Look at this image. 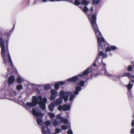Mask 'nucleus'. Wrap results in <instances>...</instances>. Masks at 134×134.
Instances as JSON below:
<instances>
[{"instance_id": "1", "label": "nucleus", "mask_w": 134, "mask_h": 134, "mask_svg": "<svg viewBox=\"0 0 134 134\" xmlns=\"http://www.w3.org/2000/svg\"><path fill=\"white\" fill-rule=\"evenodd\" d=\"M86 15L97 37L99 49H102L105 47L107 44L104 38L102 37L97 24V15L93 14L92 16L90 14H86Z\"/></svg>"}, {"instance_id": "2", "label": "nucleus", "mask_w": 134, "mask_h": 134, "mask_svg": "<svg viewBox=\"0 0 134 134\" xmlns=\"http://www.w3.org/2000/svg\"><path fill=\"white\" fill-rule=\"evenodd\" d=\"M4 39L6 44V48L7 49L6 51V54L5 53V58H7V64L8 63L9 64V66L7 68V70L8 72H9L10 70L11 71L13 69L14 66L8 50V43L9 39V36H7L6 39H5V37Z\"/></svg>"}, {"instance_id": "3", "label": "nucleus", "mask_w": 134, "mask_h": 134, "mask_svg": "<svg viewBox=\"0 0 134 134\" xmlns=\"http://www.w3.org/2000/svg\"><path fill=\"white\" fill-rule=\"evenodd\" d=\"M7 34V33L3 34L2 31H0V46L1 49V53L3 63L5 65L7 64V61L5 57V41L3 40V37L4 35H6Z\"/></svg>"}, {"instance_id": "4", "label": "nucleus", "mask_w": 134, "mask_h": 134, "mask_svg": "<svg viewBox=\"0 0 134 134\" xmlns=\"http://www.w3.org/2000/svg\"><path fill=\"white\" fill-rule=\"evenodd\" d=\"M38 104H39L40 107L42 110H45V104L41 101H39L36 96H33L32 101L31 102H29L26 104L27 106L30 107H34L36 106Z\"/></svg>"}, {"instance_id": "5", "label": "nucleus", "mask_w": 134, "mask_h": 134, "mask_svg": "<svg viewBox=\"0 0 134 134\" xmlns=\"http://www.w3.org/2000/svg\"><path fill=\"white\" fill-rule=\"evenodd\" d=\"M91 67V66L88 67L82 73H80L77 76H75L71 78H69L67 80V81L70 82H76L79 79V77H82L83 76L87 75L89 73L91 72L92 69Z\"/></svg>"}, {"instance_id": "6", "label": "nucleus", "mask_w": 134, "mask_h": 134, "mask_svg": "<svg viewBox=\"0 0 134 134\" xmlns=\"http://www.w3.org/2000/svg\"><path fill=\"white\" fill-rule=\"evenodd\" d=\"M60 122L63 123L65 124H68V126H70V123L68 122L66 119H64V118H57L56 119H52L51 120V123L55 126L58 125Z\"/></svg>"}, {"instance_id": "7", "label": "nucleus", "mask_w": 134, "mask_h": 134, "mask_svg": "<svg viewBox=\"0 0 134 134\" xmlns=\"http://www.w3.org/2000/svg\"><path fill=\"white\" fill-rule=\"evenodd\" d=\"M15 80V77L13 75H10L9 77L8 81V83L9 85L12 84Z\"/></svg>"}, {"instance_id": "8", "label": "nucleus", "mask_w": 134, "mask_h": 134, "mask_svg": "<svg viewBox=\"0 0 134 134\" xmlns=\"http://www.w3.org/2000/svg\"><path fill=\"white\" fill-rule=\"evenodd\" d=\"M32 113L33 115L37 117L40 116V117H42L43 114L41 112H38L36 111L34 108H33L32 111Z\"/></svg>"}, {"instance_id": "9", "label": "nucleus", "mask_w": 134, "mask_h": 134, "mask_svg": "<svg viewBox=\"0 0 134 134\" xmlns=\"http://www.w3.org/2000/svg\"><path fill=\"white\" fill-rule=\"evenodd\" d=\"M32 113L33 115L37 117L40 116V117H42L43 114L41 112H38L36 111L34 108H33L32 111Z\"/></svg>"}, {"instance_id": "10", "label": "nucleus", "mask_w": 134, "mask_h": 134, "mask_svg": "<svg viewBox=\"0 0 134 134\" xmlns=\"http://www.w3.org/2000/svg\"><path fill=\"white\" fill-rule=\"evenodd\" d=\"M57 91L54 89H52L51 90V100H53L57 96Z\"/></svg>"}, {"instance_id": "11", "label": "nucleus", "mask_w": 134, "mask_h": 134, "mask_svg": "<svg viewBox=\"0 0 134 134\" xmlns=\"http://www.w3.org/2000/svg\"><path fill=\"white\" fill-rule=\"evenodd\" d=\"M42 132L43 134H50V132L49 131V130L47 127L44 126L41 127Z\"/></svg>"}, {"instance_id": "12", "label": "nucleus", "mask_w": 134, "mask_h": 134, "mask_svg": "<svg viewBox=\"0 0 134 134\" xmlns=\"http://www.w3.org/2000/svg\"><path fill=\"white\" fill-rule=\"evenodd\" d=\"M36 121L38 125L41 126L42 127L43 125L44 124V122L41 119V118H37Z\"/></svg>"}, {"instance_id": "13", "label": "nucleus", "mask_w": 134, "mask_h": 134, "mask_svg": "<svg viewBox=\"0 0 134 134\" xmlns=\"http://www.w3.org/2000/svg\"><path fill=\"white\" fill-rule=\"evenodd\" d=\"M63 106V110L64 111H68L70 109L71 107L70 105H67L66 104H64Z\"/></svg>"}, {"instance_id": "14", "label": "nucleus", "mask_w": 134, "mask_h": 134, "mask_svg": "<svg viewBox=\"0 0 134 134\" xmlns=\"http://www.w3.org/2000/svg\"><path fill=\"white\" fill-rule=\"evenodd\" d=\"M72 94V93L71 92H68L67 91L66 92V94L67 95V96H64L62 98L64 100V101L66 102L67 101L68 99V96L70 95L71 94Z\"/></svg>"}, {"instance_id": "15", "label": "nucleus", "mask_w": 134, "mask_h": 134, "mask_svg": "<svg viewBox=\"0 0 134 134\" xmlns=\"http://www.w3.org/2000/svg\"><path fill=\"white\" fill-rule=\"evenodd\" d=\"M62 102V99L61 98H58L57 99L55 102V104L57 105L60 104Z\"/></svg>"}, {"instance_id": "16", "label": "nucleus", "mask_w": 134, "mask_h": 134, "mask_svg": "<svg viewBox=\"0 0 134 134\" xmlns=\"http://www.w3.org/2000/svg\"><path fill=\"white\" fill-rule=\"evenodd\" d=\"M101 63H102L103 65V68L105 70V71L104 72V74L105 75H107L108 76H110V74L107 73V72H106V69L105 68L106 65V64L104 63H103V59H102V61L101 62Z\"/></svg>"}, {"instance_id": "17", "label": "nucleus", "mask_w": 134, "mask_h": 134, "mask_svg": "<svg viewBox=\"0 0 134 134\" xmlns=\"http://www.w3.org/2000/svg\"><path fill=\"white\" fill-rule=\"evenodd\" d=\"M81 90V88L80 86H77L75 90L74 91V94L75 95H77L79 93V92Z\"/></svg>"}, {"instance_id": "18", "label": "nucleus", "mask_w": 134, "mask_h": 134, "mask_svg": "<svg viewBox=\"0 0 134 134\" xmlns=\"http://www.w3.org/2000/svg\"><path fill=\"white\" fill-rule=\"evenodd\" d=\"M133 82H130L128 84L127 86V88L128 90L130 92V90L132 87H133Z\"/></svg>"}, {"instance_id": "19", "label": "nucleus", "mask_w": 134, "mask_h": 134, "mask_svg": "<svg viewBox=\"0 0 134 134\" xmlns=\"http://www.w3.org/2000/svg\"><path fill=\"white\" fill-rule=\"evenodd\" d=\"M54 104L51 103L48 106V108L49 110L51 111H52L54 109Z\"/></svg>"}, {"instance_id": "20", "label": "nucleus", "mask_w": 134, "mask_h": 134, "mask_svg": "<svg viewBox=\"0 0 134 134\" xmlns=\"http://www.w3.org/2000/svg\"><path fill=\"white\" fill-rule=\"evenodd\" d=\"M88 8L86 6H85L83 8V12H86V13H85L86 15V16H87L86 15V14H90L91 15V16H92V15L93 14H92L91 13H87V12L88 11Z\"/></svg>"}, {"instance_id": "21", "label": "nucleus", "mask_w": 134, "mask_h": 134, "mask_svg": "<svg viewBox=\"0 0 134 134\" xmlns=\"http://www.w3.org/2000/svg\"><path fill=\"white\" fill-rule=\"evenodd\" d=\"M59 95L60 97L62 98L65 96V91L63 90L61 91L59 93Z\"/></svg>"}, {"instance_id": "22", "label": "nucleus", "mask_w": 134, "mask_h": 134, "mask_svg": "<svg viewBox=\"0 0 134 134\" xmlns=\"http://www.w3.org/2000/svg\"><path fill=\"white\" fill-rule=\"evenodd\" d=\"M89 3V2L87 1V0H82L81 2V4L85 6L88 5Z\"/></svg>"}, {"instance_id": "23", "label": "nucleus", "mask_w": 134, "mask_h": 134, "mask_svg": "<svg viewBox=\"0 0 134 134\" xmlns=\"http://www.w3.org/2000/svg\"><path fill=\"white\" fill-rule=\"evenodd\" d=\"M86 81H84L83 80L79 82V85L81 86L82 87L85 85Z\"/></svg>"}, {"instance_id": "24", "label": "nucleus", "mask_w": 134, "mask_h": 134, "mask_svg": "<svg viewBox=\"0 0 134 134\" xmlns=\"http://www.w3.org/2000/svg\"><path fill=\"white\" fill-rule=\"evenodd\" d=\"M74 2L73 3V2L72 3H73L75 5H78L81 4V2L78 1V0H74Z\"/></svg>"}, {"instance_id": "25", "label": "nucleus", "mask_w": 134, "mask_h": 134, "mask_svg": "<svg viewBox=\"0 0 134 134\" xmlns=\"http://www.w3.org/2000/svg\"><path fill=\"white\" fill-rule=\"evenodd\" d=\"M107 45H106L105 47H105H106L105 49V51L106 52L110 51H111V48L108 47V45L107 43Z\"/></svg>"}, {"instance_id": "26", "label": "nucleus", "mask_w": 134, "mask_h": 134, "mask_svg": "<svg viewBox=\"0 0 134 134\" xmlns=\"http://www.w3.org/2000/svg\"><path fill=\"white\" fill-rule=\"evenodd\" d=\"M60 85L58 82H56L54 85V87L55 90H58L59 89Z\"/></svg>"}, {"instance_id": "27", "label": "nucleus", "mask_w": 134, "mask_h": 134, "mask_svg": "<svg viewBox=\"0 0 134 134\" xmlns=\"http://www.w3.org/2000/svg\"><path fill=\"white\" fill-rule=\"evenodd\" d=\"M129 79L130 80V82L133 83L134 82V75H131Z\"/></svg>"}, {"instance_id": "28", "label": "nucleus", "mask_w": 134, "mask_h": 134, "mask_svg": "<svg viewBox=\"0 0 134 134\" xmlns=\"http://www.w3.org/2000/svg\"><path fill=\"white\" fill-rule=\"evenodd\" d=\"M100 0H92V2L94 5H97L99 3Z\"/></svg>"}, {"instance_id": "29", "label": "nucleus", "mask_w": 134, "mask_h": 134, "mask_svg": "<svg viewBox=\"0 0 134 134\" xmlns=\"http://www.w3.org/2000/svg\"><path fill=\"white\" fill-rule=\"evenodd\" d=\"M43 88L45 90H47L50 88V86L49 85H46Z\"/></svg>"}, {"instance_id": "30", "label": "nucleus", "mask_w": 134, "mask_h": 134, "mask_svg": "<svg viewBox=\"0 0 134 134\" xmlns=\"http://www.w3.org/2000/svg\"><path fill=\"white\" fill-rule=\"evenodd\" d=\"M23 88V86L22 85H18L16 86V88L17 90H21Z\"/></svg>"}, {"instance_id": "31", "label": "nucleus", "mask_w": 134, "mask_h": 134, "mask_svg": "<svg viewBox=\"0 0 134 134\" xmlns=\"http://www.w3.org/2000/svg\"><path fill=\"white\" fill-rule=\"evenodd\" d=\"M22 81V78L21 77H18L17 79V82L19 83H20Z\"/></svg>"}, {"instance_id": "32", "label": "nucleus", "mask_w": 134, "mask_h": 134, "mask_svg": "<svg viewBox=\"0 0 134 134\" xmlns=\"http://www.w3.org/2000/svg\"><path fill=\"white\" fill-rule=\"evenodd\" d=\"M69 98V100L70 101H73L74 98L75 96L74 95L71 94Z\"/></svg>"}, {"instance_id": "33", "label": "nucleus", "mask_w": 134, "mask_h": 134, "mask_svg": "<svg viewBox=\"0 0 134 134\" xmlns=\"http://www.w3.org/2000/svg\"><path fill=\"white\" fill-rule=\"evenodd\" d=\"M104 48L103 49H99H99H98V51H99V54H98V55H99L100 56H102V55L103 56L104 53H103V52L102 51L99 52V50H104Z\"/></svg>"}, {"instance_id": "34", "label": "nucleus", "mask_w": 134, "mask_h": 134, "mask_svg": "<svg viewBox=\"0 0 134 134\" xmlns=\"http://www.w3.org/2000/svg\"><path fill=\"white\" fill-rule=\"evenodd\" d=\"M127 69L129 71H131L133 70V68L131 66L129 65L127 68Z\"/></svg>"}, {"instance_id": "35", "label": "nucleus", "mask_w": 134, "mask_h": 134, "mask_svg": "<svg viewBox=\"0 0 134 134\" xmlns=\"http://www.w3.org/2000/svg\"><path fill=\"white\" fill-rule=\"evenodd\" d=\"M120 76H112V78L114 80H116L118 78H119Z\"/></svg>"}, {"instance_id": "36", "label": "nucleus", "mask_w": 134, "mask_h": 134, "mask_svg": "<svg viewBox=\"0 0 134 134\" xmlns=\"http://www.w3.org/2000/svg\"><path fill=\"white\" fill-rule=\"evenodd\" d=\"M124 76H126L129 78V79L130 77L131 76L130 74L129 73H126L124 74Z\"/></svg>"}, {"instance_id": "37", "label": "nucleus", "mask_w": 134, "mask_h": 134, "mask_svg": "<svg viewBox=\"0 0 134 134\" xmlns=\"http://www.w3.org/2000/svg\"><path fill=\"white\" fill-rule=\"evenodd\" d=\"M66 81H61L60 82H58L59 85H63L65 84L66 83Z\"/></svg>"}, {"instance_id": "38", "label": "nucleus", "mask_w": 134, "mask_h": 134, "mask_svg": "<svg viewBox=\"0 0 134 134\" xmlns=\"http://www.w3.org/2000/svg\"><path fill=\"white\" fill-rule=\"evenodd\" d=\"M48 114L49 115L50 117H55V115L53 113L49 112L48 113Z\"/></svg>"}, {"instance_id": "39", "label": "nucleus", "mask_w": 134, "mask_h": 134, "mask_svg": "<svg viewBox=\"0 0 134 134\" xmlns=\"http://www.w3.org/2000/svg\"><path fill=\"white\" fill-rule=\"evenodd\" d=\"M68 127L65 125H62L61 126L62 129L64 130H65L67 129Z\"/></svg>"}, {"instance_id": "40", "label": "nucleus", "mask_w": 134, "mask_h": 134, "mask_svg": "<svg viewBox=\"0 0 134 134\" xmlns=\"http://www.w3.org/2000/svg\"><path fill=\"white\" fill-rule=\"evenodd\" d=\"M97 62V61H96L95 60V61L94 62L93 64H92V65H91V66H90V67L91 66V68H92V69H91V71H92V66H96V62Z\"/></svg>"}, {"instance_id": "41", "label": "nucleus", "mask_w": 134, "mask_h": 134, "mask_svg": "<svg viewBox=\"0 0 134 134\" xmlns=\"http://www.w3.org/2000/svg\"><path fill=\"white\" fill-rule=\"evenodd\" d=\"M58 109L60 111H61L62 110H63V106L62 107L61 105L59 106L58 108Z\"/></svg>"}, {"instance_id": "42", "label": "nucleus", "mask_w": 134, "mask_h": 134, "mask_svg": "<svg viewBox=\"0 0 134 134\" xmlns=\"http://www.w3.org/2000/svg\"><path fill=\"white\" fill-rule=\"evenodd\" d=\"M61 131V130L59 128H57L55 129V132L56 133H60Z\"/></svg>"}, {"instance_id": "43", "label": "nucleus", "mask_w": 134, "mask_h": 134, "mask_svg": "<svg viewBox=\"0 0 134 134\" xmlns=\"http://www.w3.org/2000/svg\"><path fill=\"white\" fill-rule=\"evenodd\" d=\"M45 124L47 126H49L50 124V122L49 121H46L45 122Z\"/></svg>"}, {"instance_id": "44", "label": "nucleus", "mask_w": 134, "mask_h": 134, "mask_svg": "<svg viewBox=\"0 0 134 134\" xmlns=\"http://www.w3.org/2000/svg\"><path fill=\"white\" fill-rule=\"evenodd\" d=\"M111 49L112 50H115L117 48V47L116 46H112L110 47Z\"/></svg>"}, {"instance_id": "45", "label": "nucleus", "mask_w": 134, "mask_h": 134, "mask_svg": "<svg viewBox=\"0 0 134 134\" xmlns=\"http://www.w3.org/2000/svg\"><path fill=\"white\" fill-rule=\"evenodd\" d=\"M68 134H72L73 132L72 130H69L67 132Z\"/></svg>"}, {"instance_id": "46", "label": "nucleus", "mask_w": 134, "mask_h": 134, "mask_svg": "<svg viewBox=\"0 0 134 134\" xmlns=\"http://www.w3.org/2000/svg\"><path fill=\"white\" fill-rule=\"evenodd\" d=\"M107 55L106 53L103 54V55L102 56V58H105L107 57Z\"/></svg>"}, {"instance_id": "47", "label": "nucleus", "mask_w": 134, "mask_h": 134, "mask_svg": "<svg viewBox=\"0 0 134 134\" xmlns=\"http://www.w3.org/2000/svg\"><path fill=\"white\" fill-rule=\"evenodd\" d=\"M38 99L40 100H41L42 99V97L41 96H40L38 97Z\"/></svg>"}, {"instance_id": "48", "label": "nucleus", "mask_w": 134, "mask_h": 134, "mask_svg": "<svg viewBox=\"0 0 134 134\" xmlns=\"http://www.w3.org/2000/svg\"><path fill=\"white\" fill-rule=\"evenodd\" d=\"M43 101L44 103H46L47 101V99L46 98H44L43 100Z\"/></svg>"}, {"instance_id": "49", "label": "nucleus", "mask_w": 134, "mask_h": 134, "mask_svg": "<svg viewBox=\"0 0 134 134\" xmlns=\"http://www.w3.org/2000/svg\"><path fill=\"white\" fill-rule=\"evenodd\" d=\"M99 55H98V54L97 55V56L96 57V59L95 60L96 61H97L98 60V59L99 58Z\"/></svg>"}, {"instance_id": "50", "label": "nucleus", "mask_w": 134, "mask_h": 134, "mask_svg": "<svg viewBox=\"0 0 134 134\" xmlns=\"http://www.w3.org/2000/svg\"><path fill=\"white\" fill-rule=\"evenodd\" d=\"M99 75V74L98 73H96L93 74V76L94 77H97V76L98 75Z\"/></svg>"}, {"instance_id": "51", "label": "nucleus", "mask_w": 134, "mask_h": 134, "mask_svg": "<svg viewBox=\"0 0 134 134\" xmlns=\"http://www.w3.org/2000/svg\"><path fill=\"white\" fill-rule=\"evenodd\" d=\"M93 9L92 7H91L90 9V11L92 13H93Z\"/></svg>"}, {"instance_id": "52", "label": "nucleus", "mask_w": 134, "mask_h": 134, "mask_svg": "<svg viewBox=\"0 0 134 134\" xmlns=\"http://www.w3.org/2000/svg\"><path fill=\"white\" fill-rule=\"evenodd\" d=\"M134 132V129L133 128H132L131 129L130 133H133Z\"/></svg>"}, {"instance_id": "53", "label": "nucleus", "mask_w": 134, "mask_h": 134, "mask_svg": "<svg viewBox=\"0 0 134 134\" xmlns=\"http://www.w3.org/2000/svg\"><path fill=\"white\" fill-rule=\"evenodd\" d=\"M61 1V0H50L51 2H54V1Z\"/></svg>"}, {"instance_id": "54", "label": "nucleus", "mask_w": 134, "mask_h": 134, "mask_svg": "<svg viewBox=\"0 0 134 134\" xmlns=\"http://www.w3.org/2000/svg\"><path fill=\"white\" fill-rule=\"evenodd\" d=\"M131 125L132 126H134V120H133L132 121V122L131 123Z\"/></svg>"}, {"instance_id": "55", "label": "nucleus", "mask_w": 134, "mask_h": 134, "mask_svg": "<svg viewBox=\"0 0 134 134\" xmlns=\"http://www.w3.org/2000/svg\"><path fill=\"white\" fill-rule=\"evenodd\" d=\"M64 0H61V1H64ZM68 1L71 3H73V1L72 0H68Z\"/></svg>"}, {"instance_id": "56", "label": "nucleus", "mask_w": 134, "mask_h": 134, "mask_svg": "<svg viewBox=\"0 0 134 134\" xmlns=\"http://www.w3.org/2000/svg\"><path fill=\"white\" fill-rule=\"evenodd\" d=\"M15 27V24H14V25L13 26V27L12 28L11 30H13Z\"/></svg>"}, {"instance_id": "57", "label": "nucleus", "mask_w": 134, "mask_h": 134, "mask_svg": "<svg viewBox=\"0 0 134 134\" xmlns=\"http://www.w3.org/2000/svg\"><path fill=\"white\" fill-rule=\"evenodd\" d=\"M42 1L43 2H46L47 1V0H42Z\"/></svg>"}, {"instance_id": "58", "label": "nucleus", "mask_w": 134, "mask_h": 134, "mask_svg": "<svg viewBox=\"0 0 134 134\" xmlns=\"http://www.w3.org/2000/svg\"><path fill=\"white\" fill-rule=\"evenodd\" d=\"M56 117H61L60 116V115H58Z\"/></svg>"}, {"instance_id": "59", "label": "nucleus", "mask_w": 134, "mask_h": 134, "mask_svg": "<svg viewBox=\"0 0 134 134\" xmlns=\"http://www.w3.org/2000/svg\"><path fill=\"white\" fill-rule=\"evenodd\" d=\"M37 1H35L34 2V3H36Z\"/></svg>"}, {"instance_id": "60", "label": "nucleus", "mask_w": 134, "mask_h": 134, "mask_svg": "<svg viewBox=\"0 0 134 134\" xmlns=\"http://www.w3.org/2000/svg\"><path fill=\"white\" fill-rule=\"evenodd\" d=\"M133 117H134V112L133 113Z\"/></svg>"}, {"instance_id": "61", "label": "nucleus", "mask_w": 134, "mask_h": 134, "mask_svg": "<svg viewBox=\"0 0 134 134\" xmlns=\"http://www.w3.org/2000/svg\"><path fill=\"white\" fill-rule=\"evenodd\" d=\"M132 66L133 67H134V63L133 64Z\"/></svg>"}, {"instance_id": "62", "label": "nucleus", "mask_w": 134, "mask_h": 134, "mask_svg": "<svg viewBox=\"0 0 134 134\" xmlns=\"http://www.w3.org/2000/svg\"><path fill=\"white\" fill-rule=\"evenodd\" d=\"M110 56H111V53H110Z\"/></svg>"}, {"instance_id": "63", "label": "nucleus", "mask_w": 134, "mask_h": 134, "mask_svg": "<svg viewBox=\"0 0 134 134\" xmlns=\"http://www.w3.org/2000/svg\"><path fill=\"white\" fill-rule=\"evenodd\" d=\"M52 134H56L55 133H53Z\"/></svg>"}]
</instances>
